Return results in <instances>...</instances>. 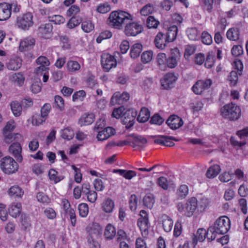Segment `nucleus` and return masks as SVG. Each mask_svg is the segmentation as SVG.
Segmentation results:
<instances>
[{"instance_id": "obj_46", "label": "nucleus", "mask_w": 248, "mask_h": 248, "mask_svg": "<svg viewBox=\"0 0 248 248\" xmlns=\"http://www.w3.org/2000/svg\"><path fill=\"white\" fill-rule=\"evenodd\" d=\"M159 23V22L155 18V16H148L146 20L147 27L149 29L156 28Z\"/></svg>"}, {"instance_id": "obj_36", "label": "nucleus", "mask_w": 248, "mask_h": 248, "mask_svg": "<svg viewBox=\"0 0 248 248\" xmlns=\"http://www.w3.org/2000/svg\"><path fill=\"white\" fill-rule=\"evenodd\" d=\"M155 199L152 194H147L143 198V202L145 206L149 209H151L155 203Z\"/></svg>"}, {"instance_id": "obj_63", "label": "nucleus", "mask_w": 248, "mask_h": 248, "mask_svg": "<svg viewBox=\"0 0 248 248\" xmlns=\"http://www.w3.org/2000/svg\"><path fill=\"white\" fill-rule=\"evenodd\" d=\"M164 120L158 114H155L151 117L150 122L151 124H155L157 125L161 124Z\"/></svg>"}, {"instance_id": "obj_45", "label": "nucleus", "mask_w": 248, "mask_h": 248, "mask_svg": "<svg viewBox=\"0 0 248 248\" xmlns=\"http://www.w3.org/2000/svg\"><path fill=\"white\" fill-rule=\"evenodd\" d=\"M112 36V33L109 31H105L101 32L99 35L96 38V42L98 43H100L103 40L109 39Z\"/></svg>"}, {"instance_id": "obj_40", "label": "nucleus", "mask_w": 248, "mask_h": 248, "mask_svg": "<svg viewBox=\"0 0 248 248\" xmlns=\"http://www.w3.org/2000/svg\"><path fill=\"white\" fill-rule=\"evenodd\" d=\"M154 11V7L152 4L148 3L144 6L140 10L141 16H149Z\"/></svg>"}, {"instance_id": "obj_53", "label": "nucleus", "mask_w": 248, "mask_h": 248, "mask_svg": "<svg viewBox=\"0 0 248 248\" xmlns=\"http://www.w3.org/2000/svg\"><path fill=\"white\" fill-rule=\"evenodd\" d=\"M81 28L86 32H90L94 29V25L90 20L83 21L81 24Z\"/></svg>"}, {"instance_id": "obj_33", "label": "nucleus", "mask_w": 248, "mask_h": 248, "mask_svg": "<svg viewBox=\"0 0 248 248\" xmlns=\"http://www.w3.org/2000/svg\"><path fill=\"white\" fill-rule=\"evenodd\" d=\"M157 62L159 68L162 70H165L166 68V55L164 53L158 54L156 58Z\"/></svg>"}, {"instance_id": "obj_47", "label": "nucleus", "mask_w": 248, "mask_h": 248, "mask_svg": "<svg viewBox=\"0 0 248 248\" xmlns=\"http://www.w3.org/2000/svg\"><path fill=\"white\" fill-rule=\"evenodd\" d=\"M12 79L14 82L17 83L19 86H22L24 83L25 78L22 74L18 73L12 76Z\"/></svg>"}, {"instance_id": "obj_7", "label": "nucleus", "mask_w": 248, "mask_h": 248, "mask_svg": "<svg viewBox=\"0 0 248 248\" xmlns=\"http://www.w3.org/2000/svg\"><path fill=\"white\" fill-rule=\"evenodd\" d=\"M212 84L210 79L198 80L192 87V91L196 94H201L205 90L209 89Z\"/></svg>"}, {"instance_id": "obj_18", "label": "nucleus", "mask_w": 248, "mask_h": 248, "mask_svg": "<svg viewBox=\"0 0 248 248\" xmlns=\"http://www.w3.org/2000/svg\"><path fill=\"white\" fill-rule=\"evenodd\" d=\"M169 42L167 40V38L162 32H159L155 36L154 40L155 46L160 49L165 48L167 46V43Z\"/></svg>"}, {"instance_id": "obj_38", "label": "nucleus", "mask_w": 248, "mask_h": 248, "mask_svg": "<svg viewBox=\"0 0 248 248\" xmlns=\"http://www.w3.org/2000/svg\"><path fill=\"white\" fill-rule=\"evenodd\" d=\"M4 136V141L6 143L9 144L16 139L20 138V135L18 133H13L10 132L8 133H3Z\"/></svg>"}, {"instance_id": "obj_8", "label": "nucleus", "mask_w": 248, "mask_h": 248, "mask_svg": "<svg viewBox=\"0 0 248 248\" xmlns=\"http://www.w3.org/2000/svg\"><path fill=\"white\" fill-rule=\"evenodd\" d=\"M101 63L106 71H108L113 67H115L117 62L114 56L109 54H104L101 57Z\"/></svg>"}, {"instance_id": "obj_13", "label": "nucleus", "mask_w": 248, "mask_h": 248, "mask_svg": "<svg viewBox=\"0 0 248 248\" xmlns=\"http://www.w3.org/2000/svg\"><path fill=\"white\" fill-rule=\"evenodd\" d=\"M32 16H17L16 24L18 28L28 30L33 24Z\"/></svg>"}, {"instance_id": "obj_10", "label": "nucleus", "mask_w": 248, "mask_h": 248, "mask_svg": "<svg viewBox=\"0 0 248 248\" xmlns=\"http://www.w3.org/2000/svg\"><path fill=\"white\" fill-rule=\"evenodd\" d=\"M177 79V77L173 73H168L160 80L161 85L164 89L168 90L173 87Z\"/></svg>"}, {"instance_id": "obj_26", "label": "nucleus", "mask_w": 248, "mask_h": 248, "mask_svg": "<svg viewBox=\"0 0 248 248\" xmlns=\"http://www.w3.org/2000/svg\"><path fill=\"white\" fill-rule=\"evenodd\" d=\"M221 170L220 167L218 165L211 166L208 169L206 175L208 178H214L216 177Z\"/></svg>"}, {"instance_id": "obj_23", "label": "nucleus", "mask_w": 248, "mask_h": 248, "mask_svg": "<svg viewBox=\"0 0 248 248\" xmlns=\"http://www.w3.org/2000/svg\"><path fill=\"white\" fill-rule=\"evenodd\" d=\"M116 235L115 228L111 224H108L105 229L104 236L107 240H112Z\"/></svg>"}, {"instance_id": "obj_50", "label": "nucleus", "mask_w": 248, "mask_h": 248, "mask_svg": "<svg viewBox=\"0 0 248 248\" xmlns=\"http://www.w3.org/2000/svg\"><path fill=\"white\" fill-rule=\"evenodd\" d=\"M162 226L165 232H170L173 226L172 219L167 217V218L163 221Z\"/></svg>"}, {"instance_id": "obj_21", "label": "nucleus", "mask_w": 248, "mask_h": 248, "mask_svg": "<svg viewBox=\"0 0 248 248\" xmlns=\"http://www.w3.org/2000/svg\"><path fill=\"white\" fill-rule=\"evenodd\" d=\"M94 115L93 113L84 114L79 120V123L81 126L89 125L94 122Z\"/></svg>"}, {"instance_id": "obj_1", "label": "nucleus", "mask_w": 248, "mask_h": 248, "mask_svg": "<svg viewBox=\"0 0 248 248\" xmlns=\"http://www.w3.org/2000/svg\"><path fill=\"white\" fill-rule=\"evenodd\" d=\"M230 228V221L228 217L223 216L217 218L214 225L208 228V232L211 234L208 240L212 241L217 237V234H224Z\"/></svg>"}, {"instance_id": "obj_19", "label": "nucleus", "mask_w": 248, "mask_h": 248, "mask_svg": "<svg viewBox=\"0 0 248 248\" xmlns=\"http://www.w3.org/2000/svg\"><path fill=\"white\" fill-rule=\"evenodd\" d=\"M22 206L20 203H13L9 205L8 212L13 217L16 218L21 212Z\"/></svg>"}, {"instance_id": "obj_30", "label": "nucleus", "mask_w": 248, "mask_h": 248, "mask_svg": "<svg viewBox=\"0 0 248 248\" xmlns=\"http://www.w3.org/2000/svg\"><path fill=\"white\" fill-rule=\"evenodd\" d=\"M179 57V54L177 52V55L173 54L172 52L171 55L167 58L166 65L170 68L175 67L177 64V59Z\"/></svg>"}, {"instance_id": "obj_24", "label": "nucleus", "mask_w": 248, "mask_h": 248, "mask_svg": "<svg viewBox=\"0 0 248 248\" xmlns=\"http://www.w3.org/2000/svg\"><path fill=\"white\" fill-rule=\"evenodd\" d=\"M147 143V140L141 136L134 137V139L130 143L133 148H142Z\"/></svg>"}, {"instance_id": "obj_43", "label": "nucleus", "mask_w": 248, "mask_h": 248, "mask_svg": "<svg viewBox=\"0 0 248 248\" xmlns=\"http://www.w3.org/2000/svg\"><path fill=\"white\" fill-rule=\"evenodd\" d=\"M74 136L73 131L69 127L65 128L61 131L62 137L67 140H70Z\"/></svg>"}, {"instance_id": "obj_58", "label": "nucleus", "mask_w": 248, "mask_h": 248, "mask_svg": "<svg viewBox=\"0 0 248 248\" xmlns=\"http://www.w3.org/2000/svg\"><path fill=\"white\" fill-rule=\"evenodd\" d=\"M125 110V108L124 106H121L118 108L114 109L112 113V116L113 117L116 118V119H119L121 117L123 118V114L124 113V111Z\"/></svg>"}, {"instance_id": "obj_20", "label": "nucleus", "mask_w": 248, "mask_h": 248, "mask_svg": "<svg viewBox=\"0 0 248 248\" xmlns=\"http://www.w3.org/2000/svg\"><path fill=\"white\" fill-rule=\"evenodd\" d=\"M178 29L176 25H172L170 26L165 35L167 38V40L170 42L174 41L177 34Z\"/></svg>"}, {"instance_id": "obj_39", "label": "nucleus", "mask_w": 248, "mask_h": 248, "mask_svg": "<svg viewBox=\"0 0 248 248\" xmlns=\"http://www.w3.org/2000/svg\"><path fill=\"white\" fill-rule=\"evenodd\" d=\"M49 178L55 183H58L63 180L64 177L62 175L58 176V172L54 169H50L48 172Z\"/></svg>"}, {"instance_id": "obj_11", "label": "nucleus", "mask_w": 248, "mask_h": 248, "mask_svg": "<svg viewBox=\"0 0 248 248\" xmlns=\"http://www.w3.org/2000/svg\"><path fill=\"white\" fill-rule=\"evenodd\" d=\"M129 99V94L127 92H116L111 97L110 103L111 105H123L127 102Z\"/></svg>"}, {"instance_id": "obj_15", "label": "nucleus", "mask_w": 248, "mask_h": 248, "mask_svg": "<svg viewBox=\"0 0 248 248\" xmlns=\"http://www.w3.org/2000/svg\"><path fill=\"white\" fill-rule=\"evenodd\" d=\"M166 124L171 129L175 130L183 125V121L176 115H172L168 119Z\"/></svg>"}, {"instance_id": "obj_2", "label": "nucleus", "mask_w": 248, "mask_h": 248, "mask_svg": "<svg viewBox=\"0 0 248 248\" xmlns=\"http://www.w3.org/2000/svg\"><path fill=\"white\" fill-rule=\"evenodd\" d=\"M221 113L223 117L231 121L238 120L241 116V109L235 104L231 103L225 105L221 108Z\"/></svg>"}, {"instance_id": "obj_44", "label": "nucleus", "mask_w": 248, "mask_h": 248, "mask_svg": "<svg viewBox=\"0 0 248 248\" xmlns=\"http://www.w3.org/2000/svg\"><path fill=\"white\" fill-rule=\"evenodd\" d=\"M81 22L80 16H72L67 24L69 28L72 29L78 26Z\"/></svg>"}, {"instance_id": "obj_17", "label": "nucleus", "mask_w": 248, "mask_h": 248, "mask_svg": "<svg viewBox=\"0 0 248 248\" xmlns=\"http://www.w3.org/2000/svg\"><path fill=\"white\" fill-rule=\"evenodd\" d=\"M35 40L34 38L28 37L20 41L19 49L21 51L31 49L34 46Z\"/></svg>"}, {"instance_id": "obj_4", "label": "nucleus", "mask_w": 248, "mask_h": 248, "mask_svg": "<svg viewBox=\"0 0 248 248\" xmlns=\"http://www.w3.org/2000/svg\"><path fill=\"white\" fill-rule=\"evenodd\" d=\"M0 168L4 173L10 175L16 172L19 166L12 157L6 156L1 159Z\"/></svg>"}, {"instance_id": "obj_22", "label": "nucleus", "mask_w": 248, "mask_h": 248, "mask_svg": "<svg viewBox=\"0 0 248 248\" xmlns=\"http://www.w3.org/2000/svg\"><path fill=\"white\" fill-rule=\"evenodd\" d=\"M150 115L149 109L144 107L142 108L137 117V121L140 123H145L149 120Z\"/></svg>"}, {"instance_id": "obj_57", "label": "nucleus", "mask_w": 248, "mask_h": 248, "mask_svg": "<svg viewBox=\"0 0 248 248\" xmlns=\"http://www.w3.org/2000/svg\"><path fill=\"white\" fill-rule=\"evenodd\" d=\"M53 106L62 110L64 107V100L63 98L59 95H56L54 98Z\"/></svg>"}, {"instance_id": "obj_35", "label": "nucleus", "mask_w": 248, "mask_h": 248, "mask_svg": "<svg viewBox=\"0 0 248 248\" xmlns=\"http://www.w3.org/2000/svg\"><path fill=\"white\" fill-rule=\"evenodd\" d=\"M8 193L11 196L21 197L23 195L24 192L18 186H14L8 190Z\"/></svg>"}, {"instance_id": "obj_52", "label": "nucleus", "mask_w": 248, "mask_h": 248, "mask_svg": "<svg viewBox=\"0 0 248 248\" xmlns=\"http://www.w3.org/2000/svg\"><path fill=\"white\" fill-rule=\"evenodd\" d=\"M201 37L202 41L204 44L209 45L212 44V38L208 32L203 31Z\"/></svg>"}, {"instance_id": "obj_29", "label": "nucleus", "mask_w": 248, "mask_h": 248, "mask_svg": "<svg viewBox=\"0 0 248 248\" xmlns=\"http://www.w3.org/2000/svg\"><path fill=\"white\" fill-rule=\"evenodd\" d=\"M142 49L141 44L137 43L132 46L130 49V55L132 58L135 59L138 57Z\"/></svg>"}, {"instance_id": "obj_41", "label": "nucleus", "mask_w": 248, "mask_h": 248, "mask_svg": "<svg viewBox=\"0 0 248 248\" xmlns=\"http://www.w3.org/2000/svg\"><path fill=\"white\" fill-rule=\"evenodd\" d=\"M21 63L18 60H11L7 64V67L10 70H17L20 68Z\"/></svg>"}, {"instance_id": "obj_28", "label": "nucleus", "mask_w": 248, "mask_h": 248, "mask_svg": "<svg viewBox=\"0 0 248 248\" xmlns=\"http://www.w3.org/2000/svg\"><path fill=\"white\" fill-rule=\"evenodd\" d=\"M209 200L205 197H201L198 200L197 209L200 212L205 211L209 205Z\"/></svg>"}, {"instance_id": "obj_5", "label": "nucleus", "mask_w": 248, "mask_h": 248, "mask_svg": "<svg viewBox=\"0 0 248 248\" xmlns=\"http://www.w3.org/2000/svg\"><path fill=\"white\" fill-rule=\"evenodd\" d=\"M143 30L142 26L137 22L129 21L126 24L124 33L127 36H136Z\"/></svg>"}, {"instance_id": "obj_12", "label": "nucleus", "mask_w": 248, "mask_h": 248, "mask_svg": "<svg viewBox=\"0 0 248 248\" xmlns=\"http://www.w3.org/2000/svg\"><path fill=\"white\" fill-rule=\"evenodd\" d=\"M9 151L18 162H21L22 161V147L19 143L17 142L13 143L9 148Z\"/></svg>"}, {"instance_id": "obj_59", "label": "nucleus", "mask_w": 248, "mask_h": 248, "mask_svg": "<svg viewBox=\"0 0 248 248\" xmlns=\"http://www.w3.org/2000/svg\"><path fill=\"white\" fill-rule=\"evenodd\" d=\"M96 10L98 13L104 14L110 10V7L108 3L100 4L97 6Z\"/></svg>"}, {"instance_id": "obj_64", "label": "nucleus", "mask_w": 248, "mask_h": 248, "mask_svg": "<svg viewBox=\"0 0 248 248\" xmlns=\"http://www.w3.org/2000/svg\"><path fill=\"white\" fill-rule=\"evenodd\" d=\"M231 51L233 56L238 57L243 54V47L240 45L234 46L232 48Z\"/></svg>"}, {"instance_id": "obj_62", "label": "nucleus", "mask_w": 248, "mask_h": 248, "mask_svg": "<svg viewBox=\"0 0 248 248\" xmlns=\"http://www.w3.org/2000/svg\"><path fill=\"white\" fill-rule=\"evenodd\" d=\"M238 75H239L238 73L235 71H232L230 73L229 80L232 86H235L236 84L238 81Z\"/></svg>"}, {"instance_id": "obj_42", "label": "nucleus", "mask_w": 248, "mask_h": 248, "mask_svg": "<svg viewBox=\"0 0 248 248\" xmlns=\"http://www.w3.org/2000/svg\"><path fill=\"white\" fill-rule=\"evenodd\" d=\"M102 231V228L100 226L97 224H94L89 232V234L92 235L93 237L98 238L99 237L101 232Z\"/></svg>"}, {"instance_id": "obj_61", "label": "nucleus", "mask_w": 248, "mask_h": 248, "mask_svg": "<svg viewBox=\"0 0 248 248\" xmlns=\"http://www.w3.org/2000/svg\"><path fill=\"white\" fill-rule=\"evenodd\" d=\"M138 202V199L136 195H131L129 200V207L132 211L136 210Z\"/></svg>"}, {"instance_id": "obj_55", "label": "nucleus", "mask_w": 248, "mask_h": 248, "mask_svg": "<svg viewBox=\"0 0 248 248\" xmlns=\"http://www.w3.org/2000/svg\"><path fill=\"white\" fill-rule=\"evenodd\" d=\"M153 57V52L151 51L144 52L141 56V61L144 63H147L150 62Z\"/></svg>"}, {"instance_id": "obj_6", "label": "nucleus", "mask_w": 248, "mask_h": 248, "mask_svg": "<svg viewBox=\"0 0 248 248\" xmlns=\"http://www.w3.org/2000/svg\"><path fill=\"white\" fill-rule=\"evenodd\" d=\"M137 115V111L133 108L128 109L124 112L122 122L124 124L126 125L125 127L127 129L133 125Z\"/></svg>"}, {"instance_id": "obj_32", "label": "nucleus", "mask_w": 248, "mask_h": 248, "mask_svg": "<svg viewBox=\"0 0 248 248\" xmlns=\"http://www.w3.org/2000/svg\"><path fill=\"white\" fill-rule=\"evenodd\" d=\"M211 235V234H209L208 232V229L207 231H206L205 229L201 228L198 230L196 234L195 235V237L197 240L202 242L206 237H207V239L208 237H210Z\"/></svg>"}, {"instance_id": "obj_54", "label": "nucleus", "mask_w": 248, "mask_h": 248, "mask_svg": "<svg viewBox=\"0 0 248 248\" xmlns=\"http://www.w3.org/2000/svg\"><path fill=\"white\" fill-rule=\"evenodd\" d=\"M148 219L139 218L137 224L141 231L146 232L148 230Z\"/></svg>"}, {"instance_id": "obj_49", "label": "nucleus", "mask_w": 248, "mask_h": 248, "mask_svg": "<svg viewBox=\"0 0 248 248\" xmlns=\"http://www.w3.org/2000/svg\"><path fill=\"white\" fill-rule=\"evenodd\" d=\"M2 14L11 16L10 4L6 2L0 3V15Z\"/></svg>"}, {"instance_id": "obj_51", "label": "nucleus", "mask_w": 248, "mask_h": 248, "mask_svg": "<svg viewBox=\"0 0 248 248\" xmlns=\"http://www.w3.org/2000/svg\"><path fill=\"white\" fill-rule=\"evenodd\" d=\"M188 193V186L186 185H181L177 191V195L181 199L185 198Z\"/></svg>"}, {"instance_id": "obj_60", "label": "nucleus", "mask_w": 248, "mask_h": 248, "mask_svg": "<svg viewBox=\"0 0 248 248\" xmlns=\"http://www.w3.org/2000/svg\"><path fill=\"white\" fill-rule=\"evenodd\" d=\"M51 107L49 103H46L41 108V114L43 118H47L48 113L50 112Z\"/></svg>"}, {"instance_id": "obj_48", "label": "nucleus", "mask_w": 248, "mask_h": 248, "mask_svg": "<svg viewBox=\"0 0 248 248\" xmlns=\"http://www.w3.org/2000/svg\"><path fill=\"white\" fill-rule=\"evenodd\" d=\"M78 209L79 215L82 217H86L89 212V207L87 203H82L78 205Z\"/></svg>"}, {"instance_id": "obj_16", "label": "nucleus", "mask_w": 248, "mask_h": 248, "mask_svg": "<svg viewBox=\"0 0 248 248\" xmlns=\"http://www.w3.org/2000/svg\"><path fill=\"white\" fill-rule=\"evenodd\" d=\"M115 134V130L111 127H107L102 130L98 131L97 139L98 140L103 141L107 140Z\"/></svg>"}, {"instance_id": "obj_27", "label": "nucleus", "mask_w": 248, "mask_h": 248, "mask_svg": "<svg viewBox=\"0 0 248 248\" xmlns=\"http://www.w3.org/2000/svg\"><path fill=\"white\" fill-rule=\"evenodd\" d=\"M186 33L188 38L192 41L197 40L199 38L200 31L196 28H188L186 30Z\"/></svg>"}, {"instance_id": "obj_37", "label": "nucleus", "mask_w": 248, "mask_h": 248, "mask_svg": "<svg viewBox=\"0 0 248 248\" xmlns=\"http://www.w3.org/2000/svg\"><path fill=\"white\" fill-rule=\"evenodd\" d=\"M67 70L71 72H76L80 69V65L75 61H69L67 62Z\"/></svg>"}, {"instance_id": "obj_56", "label": "nucleus", "mask_w": 248, "mask_h": 248, "mask_svg": "<svg viewBox=\"0 0 248 248\" xmlns=\"http://www.w3.org/2000/svg\"><path fill=\"white\" fill-rule=\"evenodd\" d=\"M233 173L232 172H224L219 176V179L222 182H227L232 179Z\"/></svg>"}, {"instance_id": "obj_14", "label": "nucleus", "mask_w": 248, "mask_h": 248, "mask_svg": "<svg viewBox=\"0 0 248 248\" xmlns=\"http://www.w3.org/2000/svg\"><path fill=\"white\" fill-rule=\"evenodd\" d=\"M52 25L50 23L41 25L38 28V33L41 37L49 39L52 35Z\"/></svg>"}, {"instance_id": "obj_9", "label": "nucleus", "mask_w": 248, "mask_h": 248, "mask_svg": "<svg viewBox=\"0 0 248 248\" xmlns=\"http://www.w3.org/2000/svg\"><path fill=\"white\" fill-rule=\"evenodd\" d=\"M131 16H108L107 19L108 24L115 29H121L125 19H130Z\"/></svg>"}, {"instance_id": "obj_25", "label": "nucleus", "mask_w": 248, "mask_h": 248, "mask_svg": "<svg viewBox=\"0 0 248 248\" xmlns=\"http://www.w3.org/2000/svg\"><path fill=\"white\" fill-rule=\"evenodd\" d=\"M114 207V202L110 198H107L105 199L102 204V209L106 213H111L113 211Z\"/></svg>"}, {"instance_id": "obj_3", "label": "nucleus", "mask_w": 248, "mask_h": 248, "mask_svg": "<svg viewBox=\"0 0 248 248\" xmlns=\"http://www.w3.org/2000/svg\"><path fill=\"white\" fill-rule=\"evenodd\" d=\"M198 206V200L195 197H191L187 200L185 204L179 202L177 205L179 212L186 217H191Z\"/></svg>"}, {"instance_id": "obj_34", "label": "nucleus", "mask_w": 248, "mask_h": 248, "mask_svg": "<svg viewBox=\"0 0 248 248\" xmlns=\"http://www.w3.org/2000/svg\"><path fill=\"white\" fill-rule=\"evenodd\" d=\"M228 39L232 41H236L239 38V31L238 28H232L230 29L226 34Z\"/></svg>"}, {"instance_id": "obj_31", "label": "nucleus", "mask_w": 248, "mask_h": 248, "mask_svg": "<svg viewBox=\"0 0 248 248\" xmlns=\"http://www.w3.org/2000/svg\"><path fill=\"white\" fill-rule=\"evenodd\" d=\"M11 109L15 116H20L22 112V106L17 101H13L11 103Z\"/></svg>"}]
</instances>
